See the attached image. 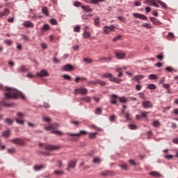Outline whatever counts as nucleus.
Segmentation results:
<instances>
[{"mask_svg":"<svg viewBox=\"0 0 178 178\" xmlns=\"http://www.w3.org/2000/svg\"><path fill=\"white\" fill-rule=\"evenodd\" d=\"M95 84H99V86H106V82L101 79H97L95 81Z\"/></svg>","mask_w":178,"mask_h":178,"instance_id":"4be33fe9","label":"nucleus"},{"mask_svg":"<svg viewBox=\"0 0 178 178\" xmlns=\"http://www.w3.org/2000/svg\"><path fill=\"white\" fill-rule=\"evenodd\" d=\"M163 86L164 88H166L167 90L170 88V85H169L168 83H163Z\"/></svg>","mask_w":178,"mask_h":178,"instance_id":"680f3d73","label":"nucleus"},{"mask_svg":"<svg viewBox=\"0 0 178 178\" xmlns=\"http://www.w3.org/2000/svg\"><path fill=\"white\" fill-rule=\"evenodd\" d=\"M111 104H116V99H118V96L116 95H111Z\"/></svg>","mask_w":178,"mask_h":178,"instance_id":"a211bd4d","label":"nucleus"},{"mask_svg":"<svg viewBox=\"0 0 178 178\" xmlns=\"http://www.w3.org/2000/svg\"><path fill=\"white\" fill-rule=\"evenodd\" d=\"M101 176H103V177H106V176H114L115 172L113 171H109V170H106L103 171L100 173Z\"/></svg>","mask_w":178,"mask_h":178,"instance_id":"1a4fd4ad","label":"nucleus"},{"mask_svg":"<svg viewBox=\"0 0 178 178\" xmlns=\"http://www.w3.org/2000/svg\"><path fill=\"white\" fill-rule=\"evenodd\" d=\"M102 77V79H110V81H113V83H120V79L114 78L112 74H103Z\"/></svg>","mask_w":178,"mask_h":178,"instance_id":"f03ea898","label":"nucleus"},{"mask_svg":"<svg viewBox=\"0 0 178 178\" xmlns=\"http://www.w3.org/2000/svg\"><path fill=\"white\" fill-rule=\"evenodd\" d=\"M147 88L149 90H155L156 88V86H155L154 84H149L148 85Z\"/></svg>","mask_w":178,"mask_h":178,"instance_id":"79ce46f5","label":"nucleus"},{"mask_svg":"<svg viewBox=\"0 0 178 178\" xmlns=\"http://www.w3.org/2000/svg\"><path fill=\"white\" fill-rule=\"evenodd\" d=\"M45 149H48L49 151H55V149H58L59 148L58 146H54L52 145H44Z\"/></svg>","mask_w":178,"mask_h":178,"instance_id":"f8f14e48","label":"nucleus"},{"mask_svg":"<svg viewBox=\"0 0 178 178\" xmlns=\"http://www.w3.org/2000/svg\"><path fill=\"white\" fill-rule=\"evenodd\" d=\"M125 118L127 120H131V118L130 117V114L129 113H127V115H125Z\"/></svg>","mask_w":178,"mask_h":178,"instance_id":"774afa93","label":"nucleus"},{"mask_svg":"<svg viewBox=\"0 0 178 178\" xmlns=\"http://www.w3.org/2000/svg\"><path fill=\"white\" fill-rule=\"evenodd\" d=\"M24 115L23 113H19L17 114V118L16 119H18V120H24Z\"/></svg>","mask_w":178,"mask_h":178,"instance_id":"4c0bfd02","label":"nucleus"},{"mask_svg":"<svg viewBox=\"0 0 178 178\" xmlns=\"http://www.w3.org/2000/svg\"><path fill=\"white\" fill-rule=\"evenodd\" d=\"M156 58H157L158 59H159L160 60H162V59H163V54L161 53L159 55H157V56H156Z\"/></svg>","mask_w":178,"mask_h":178,"instance_id":"052dcab7","label":"nucleus"},{"mask_svg":"<svg viewBox=\"0 0 178 178\" xmlns=\"http://www.w3.org/2000/svg\"><path fill=\"white\" fill-rule=\"evenodd\" d=\"M171 127H172V129H177V124L175 122H172Z\"/></svg>","mask_w":178,"mask_h":178,"instance_id":"338daca9","label":"nucleus"},{"mask_svg":"<svg viewBox=\"0 0 178 178\" xmlns=\"http://www.w3.org/2000/svg\"><path fill=\"white\" fill-rule=\"evenodd\" d=\"M81 17L83 20H88L89 17H92V14L83 15Z\"/></svg>","mask_w":178,"mask_h":178,"instance_id":"393cba45","label":"nucleus"},{"mask_svg":"<svg viewBox=\"0 0 178 178\" xmlns=\"http://www.w3.org/2000/svg\"><path fill=\"white\" fill-rule=\"evenodd\" d=\"M54 174L56 175V176H62V175H63V172L59 171V170H56L54 172Z\"/></svg>","mask_w":178,"mask_h":178,"instance_id":"58836bf2","label":"nucleus"},{"mask_svg":"<svg viewBox=\"0 0 178 178\" xmlns=\"http://www.w3.org/2000/svg\"><path fill=\"white\" fill-rule=\"evenodd\" d=\"M158 3H159V5H161L162 6V8H163L164 9H166V8H168V6H166V3H165L164 2L161 1V0H158L157 1Z\"/></svg>","mask_w":178,"mask_h":178,"instance_id":"cd10ccee","label":"nucleus"},{"mask_svg":"<svg viewBox=\"0 0 178 178\" xmlns=\"http://www.w3.org/2000/svg\"><path fill=\"white\" fill-rule=\"evenodd\" d=\"M44 30H49V25H48L47 24H44L43 26L42 31H44Z\"/></svg>","mask_w":178,"mask_h":178,"instance_id":"4d7b16f0","label":"nucleus"},{"mask_svg":"<svg viewBox=\"0 0 178 178\" xmlns=\"http://www.w3.org/2000/svg\"><path fill=\"white\" fill-rule=\"evenodd\" d=\"M81 99L82 101H85V102H91V97H90L88 96L82 97Z\"/></svg>","mask_w":178,"mask_h":178,"instance_id":"c85d7f7f","label":"nucleus"},{"mask_svg":"<svg viewBox=\"0 0 178 178\" xmlns=\"http://www.w3.org/2000/svg\"><path fill=\"white\" fill-rule=\"evenodd\" d=\"M150 22H152L153 24H156V26L162 24V23H161V22H159V20L155 17H150Z\"/></svg>","mask_w":178,"mask_h":178,"instance_id":"2eb2a0df","label":"nucleus"},{"mask_svg":"<svg viewBox=\"0 0 178 178\" xmlns=\"http://www.w3.org/2000/svg\"><path fill=\"white\" fill-rule=\"evenodd\" d=\"M142 106H143V108H145V109H148L149 108H152V106H153L152 102H151L148 100H145V101L143 102Z\"/></svg>","mask_w":178,"mask_h":178,"instance_id":"6e6552de","label":"nucleus"},{"mask_svg":"<svg viewBox=\"0 0 178 178\" xmlns=\"http://www.w3.org/2000/svg\"><path fill=\"white\" fill-rule=\"evenodd\" d=\"M65 80H72V76L68 74H65L63 76Z\"/></svg>","mask_w":178,"mask_h":178,"instance_id":"8fccbe9b","label":"nucleus"},{"mask_svg":"<svg viewBox=\"0 0 178 178\" xmlns=\"http://www.w3.org/2000/svg\"><path fill=\"white\" fill-rule=\"evenodd\" d=\"M153 126L154 127H159V126H161V124L159 123V122L158 120H155L153 122Z\"/></svg>","mask_w":178,"mask_h":178,"instance_id":"a19ab883","label":"nucleus"},{"mask_svg":"<svg viewBox=\"0 0 178 178\" xmlns=\"http://www.w3.org/2000/svg\"><path fill=\"white\" fill-rule=\"evenodd\" d=\"M149 79L150 80H155V79H156V75H155V74H150V75H149Z\"/></svg>","mask_w":178,"mask_h":178,"instance_id":"6e6d98bb","label":"nucleus"},{"mask_svg":"<svg viewBox=\"0 0 178 178\" xmlns=\"http://www.w3.org/2000/svg\"><path fill=\"white\" fill-rule=\"evenodd\" d=\"M150 176H152L153 177H161V174L156 171H153L149 172Z\"/></svg>","mask_w":178,"mask_h":178,"instance_id":"412c9836","label":"nucleus"},{"mask_svg":"<svg viewBox=\"0 0 178 178\" xmlns=\"http://www.w3.org/2000/svg\"><path fill=\"white\" fill-rule=\"evenodd\" d=\"M120 38H122V36L118 35V36L114 38L113 39V41L114 42H116V41H119V40H120Z\"/></svg>","mask_w":178,"mask_h":178,"instance_id":"13d9d810","label":"nucleus"},{"mask_svg":"<svg viewBox=\"0 0 178 178\" xmlns=\"http://www.w3.org/2000/svg\"><path fill=\"white\" fill-rule=\"evenodd\" d=\"M115 72H118L119 73L118 75V77H122V76H123V73L122 72V68L116 69Z\"/></svg>","mask_w":178,"mask_h":178,"instance_id":"f704fd0d","label":"nucleus"},{"mask_svg":"<svg viewBox=\"0 0 178 178\" xmlns=\"http://www.w3.org/2000/svg\"><path fill=\"white\" fill-rule=\"evenodd\" d=\"M168 40H173V38H175V35H173L172 33H169L168 35Z\"/></svg>","mask_w":178,"mask_h":178,"instance_id":"de8ad7c7","label":"nucleus"},{"mask_svg":"<svg viewBox=\"0 0 178 178\" xmlns=\"http://www.w3.org/2000/svg\"><path fill=\"white\" fill-rule=\"evenodd\" d=\"M4 122L5 123H7V124H12L13 123V120L10 118L5 119Z\"/></svg>","mask_w":178,"mask_h":178,"instance_id":"c9c22d12","label":"nucleus"},{"mask_svg":"<svg viewBox=\"0 0 178 178\" xmlns=\"http://www.w3.org/2000/svg\"><path fill=\"white\" fill-rule=\"evenodd\" d=\"M106 0H92L91 1V3H93L94 5H98L99 2H105Z\"/></svg>","mask_w":178,"mask_h":178,"instance_id":"2f4dec72","label":"nucleus"},{"mask_svg":"<svg viewBox=\"0 0 178 178\" xmlns=\"http://www.w3.org/2000/svg\"><path fill=\"white\" fill-rule=\"evenodd\" d=\"M75 166H76V161H69L67 170L69 172L70 169H74Z\"/></svg>","mask_w":178,"mask_h":178,"instance_id":"ddd939ff","label":"nucleus"},{"mask_svg":"<svg viewBox=\"0 0 178 178\" xmlns=\"http://www.w3.org/2000/svg\"><path fill=\"white\" fill-rule=\"evenodd\" d=\"M9 134H10V131L8 130V131H6L3 132L2 136L3 137H9Z\"/></svg>","mask_w":178,"mask_h":178,"instance_id":"473e14b6","label":"nucleus"},{"mask_svg":"<svg viewBox=\"0 0 178 178\" xmlns=\"http://www.w3.org/2000/svg\"><path fill=\"white\" fill-rule=\"evenodd\" d=\"M13 144H17V145H24V140L19 138L11 140Z\"/></svg>","mask_w":178,"mask_h":178,"instance_id":"0eeeda50","label":"nucleus"},{"mask_svg":"<svg viewBox=\"0 0 178 178\" xmlns=\"http://www.w3.org/2000/svg\"><path fill=\"white\" fill-rule=\"evenodd\" d=\"M133 16L134 17H137V19H141L142 20H148V17L147 16L140 14V13H134Z\"/></svg>","mask_w":178,"mask_h":178,"instance_id":"9d476101","label":"nucleus"},{"mask_svg":"<svg viewBox=\"0 0 178 178\" xmlns=\"http://www.w3.org/2000/svg\"><path fill=\"white\" fill-rule=\"evenodd\" d=\"M67 136H69L68 139L73 142L79 141V138H80L79 135L74 133L67 132Z\"/></svg>","mask_w":178,"mask_h":178,"instance_id":"39448f33","label":"nucleus"},{"mask_svg":"<svg viewBox=\"0 0 178 178\" xmlns=\"http://www.w3.org/2000/svg\"><path fill=\"white\" fill-rule=\"evenodd\" d=\"M1 106H8V107L12 106V104H8L6 102H1Z\"/></svg>","mask_w":178,"mask_h":178,"instance_id":"ea45409f","label":"nucleus"},{"mask_svg":"<svg viewBox=\"0 0 178 178\" xmlns=\"http://www.w3.org/2000/svg\"><path fill=\"white\" fill-rule=\"evenodd\" d=\"M45 168H47V165H35L34 170L36 172H40V170H42V169H45Z\"/></svg>","mask_w":178,"mask_h":178,"instance_id":"f3484780","label":"nucleus"},{"mask_svg":"<svg viewBox=\"0 0 178 178\" xmlns=\"http://www.w3.org/2000/svg\"><path fill=\"white\" fill-rule=\"evenodd\" d=\"M22 98L24 99V96L22 95L19 92L15 89L7 88L5 93V99H16V98Z\"/></svg>","mask_w":178,"mask_h":178,"instance_id":"f257e3e1","label":"nucleus"},{"mask_svg":"<svg viewBox=\"0 0 178 178\" xmlns=\"http://www.w3.org/2000/svg\"><path fill=\"white\" fill-rule=\"evenodd\" d=\"M101 60H105V62H109L111 60V58H102Z\"/></svg>","mask_w":178,"mask_h":178,"instance_id":"0e129e2a","label":"nucleus"},{"mask_svg":"<svg viewBox=\"0 0 178 178\" xmlns=\"http://www.w3.org/2000/svg\"><path fill=\"white\" fill-rule=\"evenodd\" d=\"M144 77L143 75H137L134 77L135 80H142V79Z\"/></svg>","mask_w":178,"mask_h":178,"instance_id":"5fc2aeb1","label":"nucleus"},{"mask_svg":"<svg viewBox=\"0 0 178 178\" xmlns=\"http://www.w3.org/2000/svg\"><path fill=\"white\" fill-rule=\"evenodd\" d=\"M89 138H95L97 133H89Z\"/></svg>","mask_w":178,"mask_h":178,"instance_id":"49530a36","label":"nucleus"},{"mask_svg":"<svg viewBox=\"0 0 178 178\" xmlns=\"http://www.w3.org/2000/svg\"><path fill=\"white\" fill-rule=\"evenodd\" d=\"M24 27H31V29H33L34 27V24L31 23L30 21H26L24 22Z\"/></svg>","mask_w":178,"mask_h":178,"instance_id":"6ab92c4d","label":"nucleus"},{"mask_svg":"<svg viewBox=\"0 0 178 178\" xmlns=\"http://www.w3.org/2000/svg\"><path fill=\"white\" fill-rule=\"evenodd\" d=\"M95 26H98L99 24V18H96L95 19Z\"/></svg>","mask_w":178,"mask_h":178,"instance_id":"69168bd1","label":"nucleus"},{"mask_svg":"<svg viewBox=\"0 0 178 178\" xmlns=\"http://www.w3.org/2000/svg\"><path fill=\"white\" fill-rule=\"evenodd\" d=\"M42 13L44 15H46V16H49V14L48 13V8L47 7H44L42 9Z\"/></svg>","mask_w":178,"mask_h":178,"instance_id":"72a5a7b5","label":"nucleus"},{"mask_svg":"<svg viewBox=\"0 0 178 178\" xmlns=\"http://www.w3.org/2000/svg\"><path fill=\"white\" fill-rule=\"evenodd\" d=\"M143 26H144V27H146V29H152V26H151V25H149L147 23L143 24Z\"/></svg>","mask_w":178,"mask_h":178,"instance_id":"bf43d9fd","label":"nucleus"},{"mask_svg":"<svg viewBox=\"0 0 178 178\" xmlns=\"http://www.w3.org/2000/svg\"><path fill=\"white\" fill-rule=\"evenodd\" d=\"M15 120L19 124H24V120L15 119Z\"/></svg>","mask_w":178,"mask_h":178,"instance_id":"603ef678","label":"nucleus"},{"mask_svg":"<svg viewBox=\"0 0 178 178\" xmlns=\"http://www.w3.org/2000/svg\"><path fill=\"white\" fill-rule=\"evenodd\" d=\"M9 15V10L8 8L4 9V11L1 13V16H8Z\"/></svg>","mask_w":178,"mask_h":178,"instance_id":"7c9ffc66","label":"nucleus"},{"mask_svg":"<svg viewBox=\"0 0 178 178\" xmlns=\"http://www.w3.org/2000/svg\"><path fill=\"white\" fill-rule=\"evenodd\" d=\"M145 3H147V5H149L150 6H154L155 0H147L145 1Z\"/></svg>","mask_w":178,"mask_h":178,"instance_id":"b1692460","label":"nucleus"},{"mask_svg":"<svg viewBox=\"0 0 178 178\" xmlns=\"http://www.w3.org/2000/svg\"><path fill=\"white\" fill-rule=\"evenodd\" d=\"M76 134H78V136L80 138V136H86V134H87V131H81L79 133H78Z\"/></svg>","mask_w":178,"mask_h":178,"instance_id":"37998d69","label":"nucleus"},{"mask_svg":"<svg viewBox=\"0 0 178 178\" xmlns=\"http://www.w3.org/2000/svg\"><path fill=\"white\" fill-rule=\"evenodd\" d=\"M37 76H38L39 77L47 76H48V72H47L46 70H41L40 72L37 74Z\"/></svg>","mask_w":178,"mask_h":178,"instance_id":"dca6fc26","label":"nucleus"},{"mask_svg":"<svg viewBox=\"0 0 178 178\" xmlns=\"http://www.w3.org/2000/svg\"><path fill=\"white\" fill-rule=\"evenodd\" d=\"M102 112V109H101V108H97L95 109L96 115H101Z\"/></svg>","mask_w":178,"mask_h":178,"instance_id":"a18cd8bd","label":"nucleus"},{"mask_svg":"<svg viewBox=\"0 0 178 178\" xmlns=\"http://www.w3.org/2000/svg\"><path fill=\"white\" fill-rule=\"evenodd\" d=\"M18 70L19 71L20 73H23V72H27V69L24 66H21Z\"/></svg>","mask_w":178,"mask_h":178,"instance_id":"e433bc0d","label":"nucleus"},{"mask_svg":"<svg viewBox=\"0 0 178 178\" xmlns=\"http://www.w3.org/2000/svg\"><path fill=\"white\" fill-rule=\"evenodd\" d=\"M136 88L137 91H140L141 90V88H143V86L140 84H138V85H136Z\"/></svg>","mask_w":178,"mask_h":178,"instance_id":"e2e57ef3","label":"nucleus"},{"mask_svg":"<svg viewBox=\"0 0 178 178\" xmlns=\"http://www.w3.org/2000/svg\"><path fill=\"white\" fill-rule=\"evenodd\" d=\"M51 134H56V136H62V134H63V133L60 131H55L53 130L51 131Z\"/></svg>","mask_w":178,"mask_h":178,"instance_id":"a878e982","label":"nucleus"},{"mask_svg":"<svg viewBox=\"0 0 178 178\" xmlns=\"http://www.w3.org/2000/svg\"><path fill=\"white\" fill-rule=\"evenodd\" d=\"M63 70H64V72H72V70H74V68L72 65L67 64L63 66Z\"/></svg>","mask_w":178,"mask_h":178,"instance_id":"9b49d317","label":"nucleus"},{"mask_svg":"<svg viewBox=\"0 0 178 178\" xmlns=\"http://www.w3.org/2000/svg\"><path fill=\"white\" fill-rule=\"evenodd\" d=\"M86 80H87V79H86L84 77H76L75 79V81L76 83H79V81H86Z\"/></svg>","mask_w":178,"mask_h":178,"instance_id":"c756f323","label":"nucleus"},{"mask_svg":"<svg viewBox=\"0 0 178 178\" xmlns=\"http://www.w3.org/2000/svg\"><path fill=\"white\" fill-rule=\"evenodd\" d=\"M59 127V124H50L49 127H44L46 131H51V130H56Z\"/></svg>","mask_w":178,"mask_h":178,"instance_id":"423d86ee","label":"nucleus"},{"mask_svg":"<svg viewBox=\"0 0 178 178\" xmlns=\"http://www.w3.org/2000/svg\"><path fill=\"white\" fill-rule=\"evenodd\" d=\"M118 99H120V102H127V99L124 97H118Z\"/></svg>","mask_w":178,"mask_h":178,"instance_id":"c03bdc74","label":"nucleus"},{"mask_svg":"<svg viewBox=\"0 0 178 178\" xmlns=\"http://www.w3.org/2000/svg\"><path fill=\"white\" fill-rule=\"evenodd\" d=\"M74 93L76 95L81 94L82 95H87V94L88 93V90H87V88H86L81 87L79 88L74 89Z\"/></svg>","mask_w":178,"mask_h":178,"instance_id":"20e7f679","label":"nucleus"},{"mask_svg":"<svg viewBox=\"0 0 178 178\" xmlns=\"http://www.w3.org/2000/svg\"><path fill=\"white\" fill-rule=\"evenodd\" d=\"M129 129H130V130H136L137 129V126L134 124H130L129 125Z\"/></svg>","mask_w":178,"mask_h":178,"instance_id":"09e8293b","label":"nucleus"},{"mask_svg":"<svg viewBox=\"0 0 178 178\" xmlns=\"http://www.w3.org/2000/svg\"><path fill=\"white\" fill-rule=\"evenodd\" d=\"M50 23H51V24H53V25H54V26H56V24H58V22H56V19H51L50 20Z\"/></svg>","mask_w":178,"mask_h":178,"instance_id":"864d4df0","label":"nucleus"},{"mask_svg":"<svg viewBox=\"0 0 178 178\" xmlns=\"http://www.w3.org/2000/svg\"><path fill=\"white\" fill-rule=\"evenodd\" d=\"M118 28L115 25H111L110 26H106L103 28L104 34H109L115 31Z\"/></svg>","mask_w":178,"mask_h":178,"instance_id":"7ed1b4c3","label":"nucleus"},{"mask_svg":"<svg viewBox=\"0 0 178 178\" xmlns=\"http://www.w3.org/2000/svg\"><path fill=\"white\" fill-rule=\"evenodd\" d=\"M139 98H141V99H145V95L143 92L138 93Z\"/></svg>","mask_w":178,"mask_h":178,"instance_id":"3c124183","label":"nucleus"},{"mask_svg":"<svg viewBox=\"0 0 178 178\" xmlns=\"http://www.w3.org/2000/svg\"><path fill=\"white\" fill-rule=\"evenodd\" d=\"M81 8L85 12H88L89 13L94 12V9L90 8V6H81Z\"/></svg>","mask_w":178,"mask_h":178,"instance_id":"4468645a","label":"nucleus"},{"mask_svg":"<svg viewBox=\"0 0 178 178\" xmlns=\"http://www.w3.org/2000/svg\"><path fill=\"white\" fill-rule=\"evenodd\" d=\"M93 162H94V163H96L97 165H99V163H101V162H102V161L99 157H95L93 159Z\"/></svg>","mask_w":178,"mask_h":178,"instance_id":"bb28decb","label":"nucleus"},{"mask_svg":"<svg viewBox=\"0 0 178 178\" xmlns=\"http://www.w3.org/2000/svg\"><path fill=\"white\" fill-rule=\"evenodd\" d=\"M115 55L118 59H123L126 56V54L123 52H117Z\"/></svg>","mask_w":178,"mask_h":178,"instance_id":"aec40b11","label":"nucleus"},{"mask_svg":"<svg viewBox=\"0 0 178 178\" xmlns=\"http://www.w3.org/2000/svg\"><path fill=\"white\" fill-rule=\"evenodd\" d=\"M83 38H90L91 35L90 34V32H88L87 31H84L83 33Z\"/></svg>","mask_w":178,"mask_h":178,"instance_id":"5701e85b","label":"nucleus"}]
</instances>
